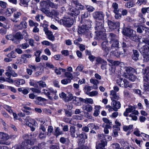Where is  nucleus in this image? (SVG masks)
<instances>
[{
  "mask_svg": "<svg viewBox=\"0 0 149 149\" xmlns=\"http://www.w3.org/2000/svg\"><path fill=\"white\" fill-rule=\"evenodd\" d=\"M123 32L124 35L132 40L136 42L139 40V36L136 35L135 34V31L131 29L127 28H124Z\"/></svg>",
  "mask_w": 149,
  "mask_h": 149,
  "instance_id": "obj_1",
  "label": "nucleus"
},
{
  "mask_svg": "<svg viewBox=\"0 0 149 149\" xmlns=\"http://www.w3.org/2000/svg\"><path fill=\"white\" fill-rule=\"evenodd\" d=\"M73 18L69 17L68 15L64 16L62 19H60L59 23L65 27H70L74 23Z\"/></svg>",
  "mask_w": 149,
  "mask_h": 149,
  "instance_id": "obj_2",
  "label": "nucleus"
},
{
  "mask_svg": "<svg viewBox=\"0 0 149 149\" xmlns=\"http://www.w3.org/2000/svg\"><path fill=\"white\" fill-rule=\"evenodd\" d=\"M139 51L143 56L144 62H148L149 61V47L146 45L143 46L140 49Z\"/></svg>",
  "mask_w": 149,
  "mask_h": 149,
  "instance_id": "obj_3",
  "label": "nucleus"
},
{
  "mask_svg": "<svg viewBox=\"0 0 149 149\" xmlns=\"http://www.w3.org/2000/svg\"><path fill=\"white\" fill-rule=\"evenodd\" d=\"M100 142H96V149H105V147L107 145V142L106 141L104 135L103 134L101 135L99 137Z\"/></svg>",
  "mask_w": 149,
  "mask_h": 149,
  "instance_id": "obj_4",
  "label": "nucleus"
},
{
  "mask_svg": "<svg viewBox=\"0 0 149 149\" xmlns=\"http://www.w3.org/2000/svg\"><path fill=\"white\" fill-rule=\"evenodd\" d=\"M108 42L107 41L103 42L101 44V48L104 53V56H107L111 50V47L108 46Z\"/></svg>",
  "mask_w": 149,
  "mask_h": 149,
  "instance_id": "obj_5",
  "label": "nucleus"
},
{
  "mask_svg": "<svg viewBox=\"0 0 149 149\" xmlns=\"http://www.w3.org/2000/svg\"><path fill=\"white\" fill-rule=\"evenodd\" d=\"M42 11L47 16L50 17H52L53 16H57L59 14V12L54 10L50 11L46 9H42Z\"/></svg>",
  "mask_w": 149,
  "mask_h": 149,
  "instance_id": "obj_6",
  "label": "nucleus"
},
{
  "mask_svg": "<svg viewBox=\"0 0 149 149\" xmlns=\"http://www.w3.org/2000/svg\"><path fill=\"white\" fill-rule=\"evenodd\" d=\"M80 13V11L77 8H71L67 14L69 17L73 18V19H74L75 20V18Z\"/></svg>",
  "mask_w": 149,
  "mask_h": 149,
  "instance_id": "obj_7",
  "label": "nucleus"
},
{
  "mask_svg": "<svg viewBox=\"0 0 149 149\" xmlns=\"http://www.w3.org/2000/svg\"><path fill=\"white\" fill-rule=\"evenodd\" d=\"M95 29L97 32H104L105 31V29L104 27V22L97 21L96 22V25L95 27Z\"/></svg>",
  "mask_w": 149,
  "mask_h": 149,
  "instance_id": "obj_8",
  "label": "nucleus"
},
{
  "mask_svg": "<svg viewBox=\"0 0 149 149\" xmlns=\"http://www.w3.org/2000/svg\"><path fill=\"white\" fill-rule=\"evenodd\" d=\"M108 24L110 31H112L118 28L120 26V22H115L108 20Z\"/></svg>",
  "mask_w": 149,
  "mask_h": 149,
  "instance_id": "obj_9",
  "label": "nucleus"
},
{
  "mask_svg": "<svg viewBox=\"0 0 149 149\" xmlns=\"http://www.w3.org/2000/svg\"><path fill=\"white\" fill-rule=\"evenodd\" d=\"M89 30L87 25H83L78 28V32L79 34H84L86 35L88 34Z\"/></svg>",
  "mask_w": 149,
  "mask_h": 149,
  "instance_id": "obj_10",
  "label": "nucleus"
},
{
  "mask_svg": "<svg viewBox=\"0 0 149 149\" xmlns=\"http://www.w3.org/2000/svg\"><path fill=\"white\" fill-rule=\"evenodd\" d=\"M93 18L96 19L102 20L104 19V14L102 11H96L93 13Z\"/></svg>",
  "mask_w": 149,
  "mask_h": 149,
  "instance_id": "obj_11",
  "label": "nucleus"
},
{
  "mask_svg": "<svg viewBox=\"0 0 149 149\" xmlns=\"http://www.w3.org/2000/svg\"><path fill=\"white\" fill-rule=\"evenodd\" d=\"M43 30L46 35L47 36V37L48 39L52 40H54V37L53 35V33L51 31L48 30L46 28H44Z\"/></svg>",
  "mask_w": 149,
  "mask_h": 149,
  "instance_id": "obj_12",
  "label": "nucleus"
},
{
  "mask_svg": "<svg viewBox=\"0 0 149 149\" xmlns=\"http://www.w3.org/2000/svg\"><path fill=\"white\" fill-rule=\"evenodd\" d=\"M111 105L113 107V110L115 111H117L121 107L120 102L117 100L113 101L111 102Z\"/></svg>",
  "mask_w": 149,
  "mask_h": 149,
  "instance_id": "obj_13",
  "label": "nucleus"
},
{
  "mask_svg": "<svg viewBox=\"0 0 149 149\" xmlns=\"http://www.w3.org/2000/svg\"><path fill=\"white\" fill-rule=\"evenodd\" d=\"M70 134L72 137L77 138L78 137V133L76 132L75 127L74 126H71L70 128Z\"/></svg>",
  "mask_w": 149,
  "mask_h": 149,
  "instance_id": "obj_14",
  "label": "nucleus"
},
{
  "mask_svg": "<svg viewBox=\"0 0 149 149\" xmlns=\"http://www.w3.org/2000/svg\"><path fill=\"white\" fill-rule=\"evenodd\" d=\"M110 98L112 101L118 100L120 99L118 95L116 94V93L114 91L112 90L110 91Z\"/></svg>",
  "mask_w": 149,
  "mask_h": 149,
  "instance_id": "obj_15",
  "label": "nucleus"
},
{
  "mask_svg": "<svg viewBox=\"0 0 149 149\" xmlns=\"http://www.w3.org/2000/svg\"><path fill=\"white\" fill-rule=\"evenodd\" d=\"M148 28L145 27L142 25H140L137 27V32L139 33H142L143 31H145L146 33L148 30Z\"/></svg>",
  "mask_w": 149,
  "mask_h": 149,
  "instance_id": "obj_16",
  "label": "nucleus"
},
{
  "mask_svg": "<svg viewBox=\"0 0 149 149\" xmlns=\"http://www.w3.org/2000/svg\"><path fill=\"white\" fill-rule=\"evenodd\" d=\"M83 101L84 99L83 98L75 96L74 100L73 101V102L75 105L78 106L81 104V102H83Z\"/></svg>",
  "mask_w": 149,
  "mask_h": 149,
  "instance_id": "obj_17",
  "label": "nucleus"
},
{
  "mask_svg": "<svg viewBox=\"0 0 149 149\" xmlns=\"http://www.w3.org/2000/svg\"><path fill=\"white\" fill-rule=\"evenodd\" d=\"M81 138L80 141L82 143H84L85 142V140L87 139L88 137L87 134L84 132H82L81 134H78V137Z\"/></svg>",
  "mask_w": 149,
  "mask_h": 149,
  "instance_id": "obj_18",
  "label": "nucleus"
},
{
  "mask_svg": "<svg viewBox=\"0 0 149 149\" xmlns=\"http://www.w3.org/2000/svg\"><path fill=\"white\" fill-rule=\"evenodd\" d=\"M27 23L26 22L23 21L21 22L20 24L17 26V27L19 30H22L23 29L27 28Z\"/></svg>",
  "mask_w": 149,
  "mask_h": 149,
  "instance_id": "obj_19",
  "label": "nucleus"
},
{
  "mask_svg": "<svg viewBox=\"0 0 149 149\" xmlns=\"http://www.w3.org/2000/svg\"><path fill=\"white\" fill-rule=\"evenodd\" d=\"M133 54L132 56V58L133 60L137 61L138 59L139 54L138 51L136 50H133Z\"/></svg>",
  "mask_w": 149,
  "mask_h": 149,
  "instance_id": "obj_20",
  "label": "nucleus"
},
{
  "mask_svg": "<svg viewBox=\"0 0 149 149\" xmlns=\"http://www.w3.org/2000/svg\"><path fill=\"white\" fill-rule=\"evenodd\" d=\"M108 38L110 40L109 42L110 43H112L113 41L118 40L117 39V37L116 35L114 34L110 33H108Z\"/></svg>",
  "mask_w": 149,
  "mask_h": 149,
  "instance_id": "obj_21",
  "label": "nucleus"
},
{
  "mask_svg": "<svg viewBox=\"0 0 149 149\" xmlns=\"http://www.w3.org/2000/svg\"><path fill=\"white\" fill-rule=\"evenodd\" d=\"M23 119L25 121L26 123H32L33 124L34 126H36V125L37 123L35 120L31 119L29 116H27L25 118H23Z\"/></svg>",
  "mask_w": 149,
  "mask_h": 149,
  "instance_id": "obj_22",
  "label": "nucleus"
},
{
  "mask_svg": "<svg viewBox=\"0 0 149 149\" xmlns=\"http://www.w3.org/2000/svg\"><path fill=\"white\" fill-rule=\"evenodd\" d=\"M124 69L128 73H133L135 72V69L130 67H125Z\"/></svg>",
  "mask_w": 149,
  "mask_h": 149,
  "instance_id": "obj_23",
  "label": "nucleus"
},
{
  "mask_svg": "<svg viewBox=\"0 0 149 149\" xmlns=\"http://www.w3.org/2000/svg\"><path fill=\"white\" fill-rule=\"evenodd\" d=\"M102 120L106 123V124H103V125H108L112 127L113 125L112 122L108 118H102Z\"/></svg>",
  "mask_w": 149,
  "mask_h": 149,
  "instance_id": "obj_24",
  "label": "nucleus"
},
{
  "mask_svg": "<svg viewBox=\"0 0 149 149\" xmlns=\"http://www.w3.org/2000/svg\"><path fill=\"white\" fill-rule=\"evenodd\" d=\"M63 132L60 130L59 127H57L55 130L53 134L57 137L58 136L63 134Z\"/></svg>",
  "mask_w": 149,
  "mask_h": 149,
  "instance_id": "obj_25",
  "label": "nucleus"
},
{
  "mask_svg": "<svg viewBox=\"0 0 149 149\" xmlns=\"http://www.w3.org/2000/svg\"><path fill=\"white\" fill-rule=\"evenodd\" d=\"M48 5L50 7L52 8L56 9L58 8V6H59L58 3H54L51 1L50 0H48Z\"/></svg>",
  "mask_w": 149,
  "mask_h": 149,
  "instance_id": "obj_26",
  "label": "nucleus"
},
{
  "mask_svg": "<svg viewBox=\"0 0 149 149\" xmlns=\"http://www.w3.org/2000/svg\"><path fill=\"white\" fill-rule=\"evenodd\" d=\"M30 1V0H19V4L21 6L26 7L28 6Z\"/></svg>",
  "mask_w": 149,
  "mask_h": 149,
  "instance_id": "obj_27",
  "label": "nucleus"
},
{
  "mask_svg": "<svg viewBox=\"0 0 149 149\" xmlns=\"http://www.w3.org/2000/svg\"><path fill=\"white\" fill-rule=\"evenodd\" d=\"M125 78H128L129 80L132 81H134L136 79V77L133 74H128L125 76Z\"/></svg>",
  "mask_w": 149,
  "mask_h": 149,
  "instance_id": "obj_28",
  "label": "nucleus"
},
{
  "mask_svg": "<svg viewBox=\"0 0 149 149\" xmlns=\"http://www.w3.org/2000/svg\"><path fill=\"white\" fill-rule=\"evenodd\" d=\"M21 15V13L19 12H17L15 13L13 15L14 17V19H11V20L13 22H17V21L16 20V19L19 18L20 16Z\"/></svg>",
  "mask_w": 149,
  "mask_h": 149,
  "instance_id": "obj_29",
  "label": "nucleus"
},
{
  "mask_svg": "<svg viewBox=\"0 0 149 149\" xmlns=\"http://www.w3.org/2000/svg\"><path fill=\"white\" fill-rule=\"evenodd\" d=\"M15 85L18 86L19 85H23L25 83L24 80L23 79H19L15 81Z\"/></svg>",
  "mask_w": 149,
  "mask_h": 149,
  "instance_id": "obj_30",
  "label": "nucleus"
},
{
  "mask_svg": "<svg viewBox=\"0 0 149 149\" xmlns=\"http://www.w3.org/2000/svg\"><path fill=\"white\" fill-rule=\"evenodd\" d=\"M112 43L111 46V49H112L114 48H117L119 47L118 46L119 44L118 40H115L113 41L112 43Z\"/></svg>",
  "mask_w": 149,
  "mask_h": 149,
  "instance_id": "obj_31",
  "label": "nucleus"
},
{
  "mask_svg": "<svg viewBox=\"0 0 149 149\" xmlns=\"http://www.w3.org/2000/svg\"><path fill=\"white\" fill-rule=\"evenodd\" d=\"M15 11L14 8H8L6 11V15L7 17L10 16Z\"/></svg>",
  "mask_w": 149,
  "mask_h": 149,
  "instance_id": "obj_32",
  "label": "nucleus"
},
{
  "mask_svg": "<svg viewBox=\"0 0 149 149\" xmlns=\"http://www.w3.org/2000/svg\"><path fill=\"white\" fill-rule=\"evenodd\" d=\"M43 93H44V94L47 96L49 99L51 100H53V95L52 96L50 95L49 89H48L47 90L43 89Z\"/></svg>",
  "mask_w": 149,
  "mask_h": 149,
  "instance_id": "obj_33",
  "label": "nucleus"
},
{
  "mask_svg": "<svg viewBox=\"0 0 149 149\" xmlns=\"http://www.w3.org/2000/svg\"><path fill=\"white\" fill-rule=\"evenodd\" d=\"M124 81L125 79H123V78H120L117 79L116 82L119 86L121 87H123Z\"/></svg>",
  "mask_w": 149,
  "mask_h": 149,
  "instance_id": "obj_34",
  "label": "nucleus"
},
{
  "mask_svg": "<svg viewBox=\"0 0 149 149\" xmlns=\"http://www.w3.org/2000/svg\"><path fill=\"white\" fill-rule=\"evenodd\" d=\"M15 37L16 39L19 40H21L23 38V36L20 32H18L16 33Z\"/></svg>",
  "mask_w": 149,
  "mask_h": 149,
  "instance_id": "obj_35",
  "label": "nucleus"
},
{
  "mask_svg": "<svg viewBox=\"0 0 149 149\" xmlns=\"http://www.w3.org/2000/svg\"><path fill=\"white\" fill-rule=\"evenodd\" d=\"M112 7L113 8V12L114 13H117L119 11V9L118 8V4L116 2L113 3L112 4Z\"/></svg>",
  "mask_w": 149,
  "mask_h": 149,
  "instance_id": "obj_36",
  "label": "nucleus"
},
{
  "mask_svg": "<svg viewBox=\"0 0 149 149\" xmlns=\"http://www.w3.org/2000/svg\"><path fill=\"white\" fill-rule=\"evenodd\" d=\"M111 53L113 54L115 56L117 57H119L120 55L123 54V53L118 52L117 49H115L114 51L112 50L111 52Z\"/></svg>",
  "mask_w": 149,
  "mask_h": 149,
  "instance_id": "obj_37",
  "label": "nucleus"
},
{
  "mask_svg": "<svg viewBox=\"0 0 149 149\" xmlns=\"http://www.w3.org/2000/svg\"><path fill=\"white\" fill-rule=\"evenodd\" d=\"M48 0H47L46 1H42L40 2V5L41 7H42L41 10L42 9H45V8L46 7L47 4H48Z\"/></svg>",
  "mask_w": 149,
  "mask_h": 149,
  "instance_id": "obj_38",
  "label": "nucleus"
},
{
  "mask_svg": "<svg viewBox=\"0 0 149 149\" xmlns=\"http://www.w3.org/2000/svg\"><path fill=\"white\" fill-rule=\"evenodd\" d=\"M133 125H130L129 126L125 125L123 127L124 131H127L128 130H130L133 129Z\"/></svg>",
  "mask_w": 149,
  "mask_h": 149,
  "instance_id": "obj_39",
  "label": "nucleus"
},
{
  "mask_svg": "<svg viewBox=\"0 0 149 149\" xmlns=\"http://www.w3.org/2000/svg\"><path fill=\"white\" fill-rule=\"evenodd\" d=\"M9 28V26L7 25V28H1L0 29V34L2 35H5L7 33V29H8Z\"/></svg>",
  "mask_w": 149,
  "mask_h": 149,
  "instance_id": "obj_40",
  "label": "nucleus"
},
{
  "mask_svg": "<svg viewBox=\"0 0 149 149\" xmlns=\"http://www.w3.org/2000/svg\"><path fill=\"white\" fill-rule=\"evenodd\" d=\"M86 93L90 96H93L97 95L98 94V92L97 91H94L90 92H87Z\"/></svg>",
  "mask_w": 149,
  "mask_h": 149,
  "instance_id": "obj_41",
  "label": "nucleus"
},
{
  "mask_svg": "<svg viewBox=\"0 0 149 149\" xmlns=\"http://www.w3.org/2000/svg\"><path fill=\"white\" fill-rule=\"evenodd\" d=\"M123 87L126 88L128 87L132 88V85L130 84L125 79Z\"/></svg>",
  "mask_w": 149,
  "mask_h": 149,
  "instance_id": "obj_42",
  "label": "nucleus"
},
{
  "mask_svg": "<svg viewBox=\"0 0 149 149\" xmlns=\"http://www.w3.org/2000/svg\"><path fill=\"white\" fill-rule=\"evenodd\" d=\"M96 61L98 64H102L103 63H106V61L100 57H98L96 58Z\"/></svg>",
  "mask_w": 149,
  "mask_h": 149,
  "instance_id": "obj_43",
  "label": "nucleus"
},
{
  "mask_svg": "<svg viewBox=\"0 0 149 149\" xmlns=\"http://www.w3.org/2000/svg\"><path fill=\"white\" fill-rule=\"evenodd\" d=\"M88 126L90 128L91 130H92L95 129L97 130L99 129V127L98 126H96L93 123L89 124L88 125Z\"/></svg>",
  "mask_w": 149,
  "mask_h": 149,
  "instance_id": "obj_44",
  "label": "nucleus"
},
{
  "mask_svg": "<svg viewBox=\"0 0 149 149\" xmlns=\"http://www.w3.org/2000/svg\"><path fill=\"white\" fill-rule=\"evenodd\" d=\"M102 127L104 128V132L106 134H108L109 133L108 129H110L112 128L111 127L108 125H102Z\"/></svg>",
  "mask_w": 149,
  "mask_h": 149,
  "instance_id": "obj_45",
  "label": "nucleus"
},
{
  "mask_svg": "<svg viewBox=\"0 0 149 149\" xmlns=\"http://www.w3.org/2000/svg\"><path fill=\"white\" fill-rule=\"evenodd\" d=\"M83 102L85 104L89 103L92 104L93 103V101L91 98H86L85 99H84Z\"/></svg>",
  "mask_w": 149,
  "mask_h": 149,
  "instance_id": "obj_46",
  "label": "nucleus"
},
{
  "mask_svg": "<svg viewBox=\"0 0 149 149\" xmlns=\"http://www.w3.org/2000/svg\"><path fill=\"white\" fill-rule=\"evenodd\" d=\"M29 47V45L27 42H25L19 45V47L23 49H26Z\"/></svg>",
  "mask_w": 149,
  "mask_h": 149,
  "instance_id": "obj_47",
  "label": "nucleus"
},
{
  "mask_svg": "<svg viewBox=\"0 0 149 149\" xmlns=\"http://www.w3.org/2000/svg\"><path fill=\"white\" fill-rule=\"evenodd\" d=\"M23 145L24 144L25 145L27 146L28 145H33V142L31 141V140L28 139L26 141H25L24 142H23L22 143Z\"/></svg>",
  "mask_w": 149,
  "mask_h": 149,
  "instance_id": "obj_48",
  "label": "nucleus"
},
{
  "mask_svg": "<svg viewBox=\"0 0 149 149\" xmlns=\"http://www.w3.org/2000/svg\"><path fill=\"white\" fill-rule=\"evenodd\" d=\"M75 96H73L72 94L70 95L69 96H67L66 99L65 100V102H68L69 101L74 100Z\"/></svg>",
  "mask_w": 149,
  "mask_h": 149,
  "instance_id": "obj_49",
  "label": "nucleus"
},
{
  "mask_svg": "<svg viewBox=\"0 0 149 149\" xmlns=\"http://www.w3.org/2000/svg\"><path fill=\"white\" fill-rule=\"evenodd\" d=\"M86 9L87 10L88 12H91L94 11L95 8L92 6L90 5H86L85 6Z\"/></svg>",
  "mask_w": 149,
  "mask_h": 149,
  "instance_id": "obj_50",
  "label": "nucleus"
},
{
  "mask_svg": "<svg viewBox=\"0 0 149 149\" xmlns=\"http://www.w3.org/2000/svg\"><path fill=\"white\" fill-rule=\"evenodd\" d=\"M65 75L66 77L68 78V79H70V81H71L73 78L72 74L69 72H65Z\"/></svg>",
  "mask_w": 149,
  "mask_h": 149,
  "instance_id": "obj_51",
  "label": "nucleus"
},
{
  "mask_svg": "<svg viewBox=\"0 0 149 149\" xmlns=\"http://www.w3.org/2000/svg\"><path fill=\"white\" fill-rule=\"evenodd\" d=\"M39 86L41 88H44L46 86L45 83L42 81H40L38 82Z\"/></svg>",
  "mask_w": 149,
  "mask_h": 149,
  "instance_id": "obj_52",
  "label": "nucleus"
},
{
  "mask_svg": "<svg viewBox=\"0 0 149 149\" xmlns=\"http://www.w3.org/2000/svg\"><path fill=\"white\" fill-rule=\"evenodd\" d=\"M53 1L58 3L59 6L62 5L63 4L66 3V0H54Z\"/></svg>",
  "mask_w": 149,
  "mask_h": 149,
  "instance_id": "obj_53",
  "label": "nucleus"
},
{
  "mask_svg": "<svg viewBox=\"0 0 149 149\" xmlns=\"http://www.w3.org/2000/svg\"><path fill=\"white\" fill-rule=\"evenodd\" d=\"M9 138L10 137L8 134L4 133L3 132L2 133L1 139L6 140L9 139Z\"/></svg>",
  "mask_w": 149,
  "mask_h": 149,
  "instance_id": "obj_54",
  "label": "nucleus"
},
{
  "mask_svg": "<svg viewBox=\"0 0 149 149\" xmlns=\"http://www.w3.org/2000/svg\"><path fill=\"white\" fill-rule=\"evenodd\" d=\"M29 25L30 26H38V24L36 22H34L33 20H30L29 21Z\"/></svg>",
  "mask_w": 149,
  "mask_h": 149,
  "instance_id": "obj_55",
  "label": "nucleus"
},
{
  "mask_svg": "<svg viewBox=\"0 0 149 149\" xmlns=\"http://www.w3.org/2000/svg\"><path fill=\"white\" fill-rule=\"evenodd\" d=\"M7 56L9 58H15L16 57L15 52L13 51H11L8 54Z\"/></svg>",
  "mask_w": 149,
  "mask_h": 149,
  "instance_id": "obj_56",
  "label": "nucleus"
},
{
  "mask_svg": "<svg viewBox=\"0 0 149 149\" xmlns=\"http://www.w3.org/2000/svg\"><path fill=\"white\" fill-rule=\"evenodd\" d=\"M147 3V0H138L136 3L139 6L142 4H146Z\"/></svg>",
  "mask_w": 149,
  "mask_h": 149,
  "instance_id": "obj_57",
  "label": "nucleus"
},
{
  "mask_svg": "<svg viewBox=\"0 0 149 149\" xmlns=\"http://www.w3.org/2000/svg\"><path fill=\"white\" fill-rule=\"evenodd\" d=\"M26 124L30 128V129L31 131L33 132L35 131V128L33 127V125H34L33 123H27L26 122Z\"/></svg>",
  "mask_w": 149,
  "mask_h": 149,
  "instance_id": "obj_58",
  "label": "nucleus"
},
{
  "mask_svg": "<svg viewBox=\"0 0 149 149\" xmlns=\"http://www.w3.org/2000/svg\"><path fill=\"white\" fill-rule=\"evenodd\" d=\"M135 109V108L134 106L130 105L128 106V108H126V109L127 110L129 113H131Z\"/></svg>",
  "mask_w": 149,
  "mask_h": 149,
  "instance_id": "obj_59",
  "label": "nucleus"
},
{
  "mask_svg": "<svg viewBox=\"0 0 149 149\" xmlns=\"http://www.w3.org/2000/svg\"><path fill=\"white\" fill-rule=\"evenodd\" d=\"M59 96L61 98H62L65 101L67 97L66 94L63 92H62L59 94Z\"/></svg>",
  "mask_w": 149,
  "mask_h": 149,
  "instance_id": "obj_60",
  "label": "nucleus"
},
{
  "mask_svg": "<svg viewBox=\"0 0 149 149\" xmlns=\"http://www.w3.org/2000/svg\"><path fill=\"white\" fill-rule=\"evenodd\" d=\"M84 143H82L81 141H80L78 143L79 147L75 149H84L85 146L84 145Z\"/></svg>",
  "mask_w": 149,
  "mask_h": 149,
  "instance_id": "obj_61",
  "label": "nucleus"
},
{
  "mask_svg": "<svg viewBox=\"0 0 149 149\" xmlns=\"http://www.w3.org/2000/svg\"><path fill=\"white\" fill-rule=\"evenodd\" d=\"M70 79H65L61 81V83L63 84H66L70 82Z\"/></svg>",
  "mask_w": 149,
  "mask_h": 149,
  "instance_id": "obj_62",
  "label": "nucleus"
},
{
  "mask_svg": "<svg viewBox=\"0 0 149 149\" xmlns=\"http://www.w3.org/2000/svg\"><path fill=\"white\" fill-rule=\"evenodd\" d=\"M143 80L146 82H148L149 81V69L148 72H147L146 75L144 77Z\"/></svg>",
  "mask_w": 149,
  "mask_h": 149,
  "instance_id": "obj_63",
  "label": "nucleus"
},
{
  "mask_svg": "<svg viewBox=\"0 0 149 149\" xmlns=\"http://www.w3.org/2000/svg\"><path fill=\"white\" fill-rule=\"evenodd\" d=\"M143 86L146 91H149V84L147 82H146L144 83Z\"/></svg>",
  "mask_w": 149,
  "mask_h": 149,
  "instance_id": "obj_64",
  "label": "nucleus"
}]
</instances>
